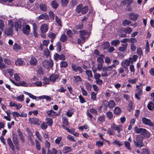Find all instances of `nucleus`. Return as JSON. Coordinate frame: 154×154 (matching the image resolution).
I'll list each match as a JSON object with an SVG mask.
<instances>
[{
  "label": "nucleus",
  "mask_w": 154,
  "mask_h": 154,
  "mask_svg": "<svg viewBox=\"0 0 154 154\" xmlns=\"http://www.w3.org/2000/svg\"><path fill=\"white\" fill-rule=\"evenodd\" d=\"M139 16V15L134 13H131L129 15V18L131 20H136Z\"/></svg>",
  "instance_id": "obj_14"
},
{
  "label": "nucleus",
  "mask_w": 154,
  "mask_h": 154,
  "mask_svg": "<svg viewBox=\"0 0 154 154\" xmlns=\"http://www.w3.org/2000/svg\"><path fill=\"white\" fill-rule=\"evenodd\" d=\"M82 7V5H78L76 8V11L79 13H81Z\"/></svg>",
  "instance_id": "obj_55"
},
{
  "label": "nucleus",
  "mask_w": 154,
  "mask_h": 154,
  "mask_svg": "<svg viewBox=\"0 0 154 154\" xmlns=\"http://www.w3.org/2000/svg\"><path fill=\"white\" fill-rule=\"evenodd\" d=\"M142 121L143 124L145 125H148L151 126H154V123L149 119L143 117L142 119Z\"/></svg>",
  "instance_id": "obj_8"
},
{
  "label": "nucleus",
  "mask_w": 154,
  "mask_h": 154,
  "mask_svg": "<svg viewBox=\"0 0 154 154\" xmlns=\"http://www.w3.org/2000/svg\"><path fill=\"white\" fill-rule=\"evenodd\" d=\"M122 31L127 34H130L131 33L132 31L131 29L129 27L122 28Z\"/></svg>",
  "instance_id": "obj_26"
},
{
  "label": "nucleus",
  "mask_w": 154,
  "mask_h": 154,
  "mask_svg": "<svg viewBox=\"0 0 154 154\" xmlns=\"http://www.w3.org/2000/svg\"><path fill=\"white\" fill-rule=\"evenodd\" d=\"M130 63L129 60H126L122 61L121 63V66L125 68L128 69L127 66H129L130 65Z\"/></svg>",
  "instance_id": "obj_11"
},
{
  "label": "nucleus",
  "mask_w": 154,
  "mask_h": 154,
  "mask_svg": "<svg viewBox=\"0 0 154 154\" xmlns=\"http://www.w3.org/2000/svg\"><path fill=\"white\" fill-rule=\"evenodd\" d=\"M83 27V24L82 23H78L75 26L76 29L78 30L81 29Z\"/></svg>",
  "instance_id": "obj_56"
},
{
  "label": "nucleus",
  "mask_w": 154,
  "mask_h": 154,
  "mask_svg": "<svg viewBox=\"0 0 154 154\" xmlns=\"http://www.w3.org/2000/svg\"><path fill=\"white\" fill-rule=\"evenodd\" d=\"M108 70L106 68V67H104L102 69V72L101 73V75L103 77H107L110 75V73H107Z\"/></svg>",
  "instance_id": "obj_10"
},
{
  "label": "nucleus",
  "mask_w": 154,
  "mask_h": 154,
  "mask_svg": "<svg viewBox=\"0 0 154 154\" xmlns=\"http://www.w3.org/2000/svg\"><path fill=\"white\" fill-rule=\"evenodd\" d=\"M142 85V84H140L139 85H136V87L137 89L135 91V97L136 98L139 100L140 99V97L143 93L142 88H140Z\"/></svg>",
  "instance_id": "obj_3"
},
{
  "label": "nucleus",
  "mask_w": 154,
  "mask_h": 154,
  "mask_svg": "<svg viewBox=\"0 0 154 154\" xmlns=\"http://www.w3.org/2000/svg\"><path fill=\"white\" fill-rule=\"evenodd\" d=\"M49 40H44L42 42V44H41L40 47L42 50L43 49V45L47 47L48 46L49 43Z\"/></svg>",
  "instance_id": "obj_35"
},
{
  "label": "nucleus",
  "mask_w": 154,
  "mask_h": 154,
  "mask_svg": "<svg viewBox=\"0 0 154 154\" xmlns=\"http://www.w3.org/2000/svg\"><path fill=\"white\" fill-rule=\"evenodd\" d=\"M113 143H114L116 145H118L119 146H121L124 144L123 142H120L119 140H115L114 141Z\"/></svg>",
  "instance_id": "obj_57"
},
{
  "label": "nucleus",
  "mask_w": 154,
  "mask_h": 154,
  "mask_svg": "<svg viewBox=\"0 0 154 154\" xmlns=\"http://www.w3.org/2000/svg\"><path fill=\"white\" fill-rule=\"evenodd\" d=\"M137 58L138 56L136 55H134L132 56V57H130L129 60L131 63L133 64L134 62L136 61Z\"/></svg>",
  "instance_id": "obj_22"
},
{
  "label": "nucleus",
  "mask_w": 154,
  "mask_h": 154,
  "mask_svg": "<svg viewBox=\"0 0 154 154\" xmlns=\"http://www.w3.org/2000/svg\"><path fill=\"white\" fill-rule=\"evenodd\" d=\"M8 28L13 29V27L14 26L16 30L17 31L18 28V24L17 22H14V23L11 20H8Z\"/></svg>",
  "instance_id": "obj_6"
},
{
  "label": "nucleus",
  "mask_w": 154,
  "mask_h": 154,
  "mask_svg": "<svg viewBox=\"0 0 154 154\" xmlns=\"http://www.w3.org/2000/svg\"><path fill=\"white\" fill-rule=\"evenodd\" d=\"M88 8L87 6H85L84 7H83L82 6V9L81 13L82 14H85L88 12Z\"/></svg>",
  "instance_id": "obj_61"
},
{
  "label": "nucleus",
  "mask_w": 154,
  "mask_h": 154,
  "mask_svg": "<svg viewBox=\"0 0 154 154\" xmlns=\"http://www.w3.org/2000/svg\"><path fill=\"white\" fill-rule=\"evenodd\" d=\"M60 66L61 68H66L68 66V63L66 61H62L60 63Z\"/></svg>",
  "instance_id": "obj_41"
},
{
  "label": "nucleus",
  "mask_w": 154,
  "mask_h": 154,
  "mask_svg": "<svg viewBox=\"0 0 154 154\" xmlns=\"http://www.w3.org/2000/svg\"><path fill=\"white\" fill-rule=\"evenodd\" d=\"M24 61L21 59H18L15 61V64L17 66H21L23 64Z\"/></svg>",
  "instance_id": "obj_27"
},
{
  "label": "nucleus",
  "mask_w": 154,
  "mask_h": 154,
  "mask_svg": "<svg viewBox=\"0 0 154 154\" xmlns=\"http://www.w3.org/2000/svg\"><path fill=\"white\" fill-rule=\"evenodd\" d=\"M105 116L103 115L99 116L97 118V121L101 123L105 122Z\"/></svg>",
  "instance_id": "obj_30"
},
{
  "label": "nucleus",
  "mask_w": 154,
  "mask_h": 154,
  "mask_svg": "<svg viewBox=\"0 0 154 154\" xmlns=\"http://www.w3.org/2000/svg\"><path fill=\"white\" fill-rule=\"evenodd\" d=\"M72 150L71 148L68 146H65L63 148L62 152L63 153H67L71 152Z\"/></svg>",
  "instance_id": "obj_17"
},
{
  "label": "nucleus",
  "mask_w": 154,
  "mask_h": 154,
  "mask_svg": "<svg viewBox=\"0 0 154 154\" xmlns=\"http://www.w3.org/2000/svg\"><path fill=\"white\" fill-rule=\"evenodd\" d=\"M20 86L27 87L28 85L26 82L22 81L17 83V86Z\"/></svg>",
  "instance_id": "obj_53"
},
{
  "label": "nucleus",
  "mask_w": 154,
  "mask_h": 154,
  "mask_svg": "<svg viewBox=\"0 0 154 154\" xmlns=\"http://www.w3.org/2000/svg\"><path fill=\"white\" fill-rule=\"evenodd\" d=\"M13 48L14 50L17 51L20 50L21 49V48L19 45L15 43L14 45Z\"/></svg>",
  "instance_id": "obj_54"
},
{
  "label": "nucleus",
  "mask_w": 154,
  "mask_h": 154,
  "mask_svg": "<svg viewBox=\"0 0 154 154\" xmlns=\"http://www.w3.org/2000/svg\"><path fill=\"white\" fill-rule=\"evenodd\" d=\"M13 29L11 28H7L5 29V33L7 35H11L12 33Z\"/></svg>",
  "instance_id": "obj_24"
},
{
  "label": "nucleus",
  "mask_w": 154,
  "mask_h": 154,
  "mask_svg": "<svg viewBox=\"0 0 154 154\" xmlns=\"http://www.w3.org/2000/svg\"><path fill=\"white\" fill-rule=\"evenodd\" d=\"M56 50L57 52H60L61 50V44L60 42H57L56 45Z\"/></svg>",
  "instance_id": "obj_42"
},
{
  "label": "nucleus",
  "mask_w": 154,
  "mask_h": 154,
  "mask_svg": "<svg viewBox=\"0 0 154 154\" xmlns=\"http://www.w3.org/2000/svg\"><path fill=\"white\" fill-rule=\"evenodd\" d=\"M56 34L52 32L49 33L48 35V37L51 39H55L56 37Z\"/></svg>",
  "instance_id": "obj_47"
},
{
  "label": "nucleus",
  "mask_w": 154,
  "mask_h": 154,
  "mask_svg": "<svg viewBox=\"0 0 154 154\" xmlns=\"http://www.w3.org/2000/svg\"><path fill=\"white\" fill-rule=\"evenodd\" d=\"M57 151L54 148H52L51 150L50 149H48L47 154H57Z\"/></svg>",
  "instance_id": "obj_28"
},
{
  "label": "nucleus",
  "mask_w": 154,
  "mask_h": 154,
  "mask_svg": "<svg viewBox=\"0 0 154 154\" xmlns=\"http://www.w3.org/2000/svg\"><path fill=\"white\" fill-rule=\"evenodd\" d=\"M62 139V137H58L55 140V143L56 144L59 145Z\"/></svg>",
  "instance_id": "obj_59"
},
{
  "label": "nucleus",
  "mask_w": 154,
  "mask_h": 154,
  "mask_svg": "<svg viewBox=\"0 0 154 154\" xmlns=\"http://www.w3.org/2000/svg\"><path fill=\"white\" fill-rule=\"evenodd\" d=\"M128 103V110L130 111L133 108V102L131 100L129 101Z\"/></svg>",
  "instance_id": "obj_49"
},
{
  "label": "nucleus",
  "mask_w": 154,
  "mask_h": 154,
  "mask_svg": "<svg viewBox=\"0 0 154 154\" xmlns=\"http://www.w3.org/2000/svg\"><path fill=\"white\" fill-rule=\"evenodd\" d=\"M119 41L118 40L116 39L112 41L111 43V44L112 45L116 47L117 45H119Z\"/></svg>",
  "instance_id": "obj_46"
},
{
  "label": "nucleus",
  "mask_w": 154,
  "mask_h": 154,
  "mask_svg": "<svg viewBox=\"0 0 154 154\" xmlns=\"http://www.w3.org/2000/svg\"><path fill=\"white\" fill-rule=\"evenodd\" d=\"M121 46L119 48V50L121 52L124 53L126 49L128 46V44H121Z\"/></svg>",
  "instance_id": "obj_16"
},
{
  "label": "nucleus",
  "mask_w": 154,
  "mask_h": 154,
  "mask_svg": "<svg viewBox=\"0 0 154 154\" xmlns=\"http://www.w3.org/2000/svg\"><path fill=\"white\" fill-rule=\"evenodd\" d=\"M48 18V16L46 13H44L39 16V20L43 19L47 20Z\"/></svg>",
  "instance_id": "obj_31"
},
{
  "label": "nucleus",
  "mask_w": 154,
  "mask_h": 154,
  "mask_svg": "<svg viewBox=\"0 0 154 154\" xmlns=\"http://www.w3.org/2000/svg\"><path fill=\"white\" fill-rule=\"evenodd\" d=\"M148 109L150 110H154V103L152 101H150L147 105Z\"/></svg>",
  "instance_id": "obj_23"
},
{
  "label": "nucleus",
  "mask_w": 154,
  "mask_h": 154,
  "mask_svg": "<svg viewBox=\"0 0 154 154\" xmlns=\"http://www.w3.org/2000/svg\"><path fill=\"white\" fill-rule=\"evenodd\" d=\"M68 0H61L60 3L61 6L63 7H66L69 3Z\"/></svg>",
  "instance_id": "obj_38"
},
{
  "label": "nucleus",
  "mask_w": 154,
  "mask_h": 154,
  "mask_svg": "<svg viewBox=\"0 0 154 154\" xmlns=\"http://www.w3.org/2000/svg\"><path fill=\"white\" fill-rule=\"evenodd\" d=\"M143 138L139 135H137L136 139L133 140L135 146L137 147L141 148L144 146Z\"/></svg>",
  "instance_id": "obj_2"
},
{
  "label": "nucleus",
  "mask_w": 154,
  "mask_h": 154,
  "mask_svg": "<svg viewBox=\"0 0 154 154\" xmlns=\"http://www.w3.org/2000/svg\"><path fill=\"white\" fill-rule=\"evenodd\" d=\"M122 125H116L115 123H113L111 125V128L112 130L115 131H117L118 133H119L122 130Z\"/></svg>",
  "instance_id": "obj_7"
},
{
  "label": "nucleus",
  "mask_w": 154,
  "mask_h": 154,
  "mask_svg": "<svg viewBox=\"0 0 154 154\" xmlns=\"http://www.w3.org/2000/svg\"><path fill=\"white\" fill-rule=\"evenodd\" d=\"M37 62V61L36 58L34 57H32L31 58L30 61V63L31 65H35Z\"/></svg>",
  "instance_id": "obj_40"
},
{
  "label": "nucleus",
  "mask_w": 154,
  "mask_h": 154,
  "mask_svg": "<svg viewBox=\"0 0 154 154\" xmlns=\"http://www.w3.org/2000/svg\"><path fill=\"white\" fill-rule=\"evenodd\" d=\"M70 141L75 142L76 141V139H75L73 136H72L70 135H68L66 137Z\"/></svg>",
  "instance_id": "obj_64"
},
{
  "label": "nucleus",
  "mask_w": 154,
  "mask_h": 154,
  "mask_svg": "<svg viewBox=\"0 0 154 154\" xmlns=\"http://www.w3.org/2000/svg\"><path fill=\"white\" fill-rule=\"evenodd\" d=\"M109 43L108 42H106L103 43L102 47L104 49H107L110 47Z\"/></svg>",
  "instance_id": "obj_34"
},
{
  "label": "nucleus",
  "mask_w": 154,
  "mask_h": 154,
  "mask_svg": "<svg viewBox=\"0 0 154 154\" xmlns=\"http://www.w3.org/2000/svg\"><path fill=\"white\" fill-rule=\"evenodd\" d=\"M7 143L10 146V148L13 150L15 149V147L13 145L12 141L10 138H8L7 139Z\"/></svg>",
  "instance_id": "obj_25"
},
{
  "label": "nucleus",
  "mask_w": 154,
  "mask_h": 154,
  "mask_svg": "<svg viewBox=\"0 0 154 154\" xmlns=\"http://www.w3.org/2000/svg\"><path fill=\"white\" fill-rule=\"evenodd\" d=\"M134 132L137 134H140L146 138H149L150 135V133L145 129L140 128L135 126L134 130Z\"/></svg>",
  "instance_id": "obj_1"
},
{
  "label": "nucleus",
  "mask_w": 154,
  "mask_h": 154,
  "mask_svg": "<svg viewBox=\"0 0 154 154\" xmlns=\"http://www.w3.org/2000/svg\"><path fill=\"white\" fill-rule=\"evenodd\" d=\"M39 8L40 10L43 11H46L47 10V6L45 4H41L39 6Z\"/></svg>",
  "instance_id": "obj_29"
},
{
  "label": "nucleus",
  "mask_w": 154,
  "mask_h": 154,
  "mask_svg": "<svg viewBox=\"0 0 154 154\" xmlns=\"http://www.w3.org/2000/svg\"><path fill=\"white\" fill-rule=\"evenodd\" d=\"M39 98L45 99L49 101L51 100V98L50 96L46 95L39 96Z\"/></svg>",
  "instance_id": "obj_58"
},
{
  "label": "nucleus",
  "mask_w": 154,
  "mask_h": 154,
  "mask_svg": "<svg viewBox=\"0 0 154 154\" xmlns=\"http://www.w3.org/2000/svg\"><path fill=\"white\" fill-rule=\"evenodd\" d=\"M59 75L53 74L50 77V81L51 82H54L56 79L59 78Z\"/></svg>",
  "instance_id": "obj_19"
},
{
  "label": "nucleus",
  "mask_w": 154,
  "mask_h": 154,
  "mask_svg": "<svg viewBox=\"0 0 154 154\" xmlns=\"http://www.w3.org/2000/svg\"><path fill=\"white\" fill-rule=\"evenodd\" d=\"M5 27V24L3 20H0V29L2 31H3Z\"/></svg>",
  "instance_id": "obj_62"
},
{
  "label": "nucleus",
  "mask_w": 154,
  "mask_h": 154,
  "mask_svg": "<svg viewBox=\"0 0 154 154\" xmlns=\"http://www.w3.org/2000/svg\"><path fill=\"white\" fill-rule=\"evenodd\" d=\"M125 146L129 150H131V147L130 146V143L129 142L127 141H125L124 142Z\"/></svg>",
  "instance_id": "obj_63"
},
{
  "label": "nucleus",
  "mask_w": 154,
  "mask_h": 154,
  "mask_svg": "<svg viewBox=\"0 0 154 154\" xmlns=\"http://www.w3.org/2000/svg\"><path fill=\"white\" fill-rule=\"evenodd\" d=\"M43 66L47 69L51 68L53 65V63L51 59H50L49 60H45L42 62Z\"/></svg>",
  "instance_id": "obj_5"
},
{
  "label": "nucleus",
  "mask_w": 154,
  "mask_h": 154,
  "mask_svg": "<svg viewBox=\"0 0 154 154\" xmlns=\"http://www.w3.org/2000/svg\"><path fill=\"white\" fill-rule=\"evenodd\" d=\"M74 112V109H68L66 113L67 116L69 117H71Z\"/></svg>",
  "instance_id": "obj_45"
},
{
  "label": "nucleus",
  "mask_w": 154,
  "mask_h": 154,
  "mask_svg": "<svg viewBox=\"0 0 154 154\" xmlns=\"http://www.w3.org/2000/svg\"><path fill=\"white\" fill-rule=\"evenodd\" d=\"M67 39V36L63 34L61 36L60 38V40L61 42H63L66 41Z\"/></svg>",
  "instance_id": "obj_36"
},
{
  "label": "nucleus",
  "mask_w": 154,
  "mask_h": 154,
  "mask_svg": "<svg viewBox=\"0 0 154 154\" xmlns=\"http://www.w3.org/2000/svg\"><path fill=\"white\" fill-rule=\"evenodd\" d=\"M131 23V22L127 19H125L122 22V24L124 26H129Z\"/></svg>",
  "instance_id": "obj_44"
},
{
  "label": "nucleus",
  "mask_w": 154,
  "mask_h": 154,
  "mask_svg": "<svg viewBox=\"0 0 154 154\" xmlns=\"http://www.w3.org/2000/svg\"><path fill=\"white\" fill-rule=\"evenodd\" d=\"M48 26L46 24L42 25L40 28L41 31L42 33H45L46 32L48 31Z\"/></svg>",
  "instance_id": "obj_13"
},
{
  "label": "nucleus",
  "mask_w": 154,
  "mask_h": 154,
  "mask_svg": "<svg viewBox=\"0 0 154 154\" xmlns=\"http://www.w3.org/2000/svg\"><path fill=\"white\" fill-rule=\"evenodd\" d=\"M30 123L33 124H38V119L35 118H30L29 119Z\"/></svg>",
  "instance_id": "obj_20"
},
{
  "label": "nucleus",
  "mask_w": 154,
  "mask_h": 154,
  "mask_svg": "<svg viewBox=\"0 0 154 154\" xmlns=\"http://www.w3.org/2000/svg\"><path fill=\"white\" fill-rule=\"evenodd\" d=\"M33 29V34L34 36L35 37H38V27L37 26L35 23H34L32 24Z\"/></svg>",
  "instance_id": "obj_18"
},
{
  "label": "nucleus",
  "mask_w": 154,
  "mask_h": 154,
  "mask_svg": "<svg viewBox=\"0 0 154 154\" xmlns=\"http://www.w3.org/2000/svg\"><path fill=\"white\" fill-rule=\"evenodd\" d=\"M72 69L73 71L76 72L79 71L80 73L83 72V69L80 66H77L75 64L72 63L71 64Z\"/></svg>",
  "instance_id": "obj_9"
},
{
  "label": "nucleus",
  "mask_w": 154,
  "mask_h": 154,
  "mask_svg": "<svg viewBox=\"0 0 154 154\" xmlns=\"http://www.w3.org/2000/svg\"><path fill=\"white\" fill-rule=\"evenodd\" d=\"M24 93L26 94L30 98H32L33 100H36L37 98V97L35 96L32 95V94L26 91H24Z\"/></svg>",
  "instance_id": "obj_39"
},
{
  "label": "nucleus",
  "mask_w": 154,
  "mask_h": 154,
  "mask_svg": "<svg viewBox=\"0 0 154 154\" xmlns=\"http://www.w3.org/2000/svg\"><path fill=\"white\" fill-rule=\"evenodd\" d=\"M97 93L93 91L91 93V98L93 101L97 100Z\"/></svg>",
  "instance_id": "obj_37"
},
{
  "label": "nucleus",
  "mask_w": 154,
  "mask_h": 154,
  "mask_svg": "<svg viewBox=\"0 0 154 154\" xmlns=\"http://www.w3.org/2000/svg\"><path fill=\"white\" fill-rule=\"evenodd\" d=\"M51 5L52 8L55 9H56L58 6V4L56 0L53 1L51 2Z\"/></svg>",
  "instance_id": "obj_43"
},
{
  "label": "nucleus",
  "mask_w": 154,
  "mask_h": 154,
  "mask_svg": "<svg viewBox=\"0 0 154 154\" xmlns=\"http://www.w3.org/2000/svg\"><path fill=\"white\" fill-rule=\"evenodd\" d=\"M107 133L109 135H113L115 134V132L111 128H109L107 130Z\"/></svg>",
  "instance_id": "obj_50"
},
{
  "label": "nucleus",
  "mask_w": 154,
  "mask_h": 154,
  "mask_svg": "<svg viewBox=\"0 0 154 154\" xmlns=\"http://www.w3.org/2000/svg\"><path fill=\"white\" fill-rule=\"evenodd\" d=\"M104 56L101 54L99 55V56L97 57V60L99 63H104L103 58H104Z\"/></svg>",
  "instance_id": "obj_21"
},
{
  "label": "nucleus",
  "mask_w": 154,
  "mask_h": 154,
  "mask_svg": "<svg viewBox=\"0 0 154 154\" xmlns=\"http://www.w3.org/2000/svg\"><path fill=\"white\" fill-rule=\"evenodd\" d=\"M116 105L115 102L112 100H109L107 102V106L110 109H112Z\"/></svg>",
  "instance_id": "obj_15"
},
{
  "label": "nucleus",
  "mask_w": 154,
  "mask_h": 154,
  "mask_svg": "<svg viewBox=\"0 0 154 154\" xmlns=\"http://www.w3.org/2000/svg\"><path fill=\"white\" fill-rule=\"evenodd\" d=\"M105 62L108 65L110 64L111 63L112 60L109 57H104Z\"/></svg>",
  "instance_id": "obj_48"
},
{
  "label": "nucleus",
  "mask_w": 154,
  "mask_h": 154,
  "mask_svg": "<svg viewBox=\"0 0 154 154\" xmlns=\"http://www.w3.org/2000/svg\"><path fill=\"white\" fill-rule=\"evenodd\" d=\"M23 32L26 35L29 33L30 31V27L28 25H25L23 26Z\"/></svg>",
  "instance_id": "obj_12"
},
{
  "label": "nucleus",
  "mask_w": 154,
  "mask_h": 154,
  "mask_svg": "<svg viewBox=\"0 0 154 154\" xmlns=\"http://www.w3.org/2000/svg\"><path fill=\"white\" fill-rule=\"evenodd\" d=\"M18 135L20 139L23 142H24V139L23 136L22 134V132L20 130L18 131Z\"/></svg>",
  "instance_id": "obj_51"
},
{
  "label": "nucleus",
  "mask_w": 154,
  "mask_h": 154,
  "mask_svg": "<svg viewBox=\"0 0 154 154\" xmlns=\"http://www.w3.org/2000/svg\"><path fill=\"white\" fill-rule=\"evenodd\" d=\"M79 99L80 102L81 103H83L86 102L85 99L81 95H80L79 96Z\"/></svg>",
  "instance_id": "obj_60"
},
{
  "label": "nucleus",
  "mask_w": 154,
  "mask_h": 154,
  "mask_svg": "<svg viewBox=\"0 0 154 154\" xmlns=\"http://www.w3.org/2000/svg\"><path fill=\"white\" fill-rule=\"evenodd\" d=\"M137 53L139 56V58H140L143 55L142 48L140 47L138 48L137 49Z\"/></svg>",
  "instance_id": "obj_33"
},
{
  "label": "nucleus",
  "mask_w": 154,
  "mask_h": 154,
  "mask_svg": "<svg viewBox=\"0 0 154 154\" xmlns=\"http://www.w3.org/2000/svg\"><path fill=\"white\" fill-rule=\"evenodd\" d=\"M121 112V109L118 107H115L113 110V113L116 115H119Z\"/></svg>",
  "instance_id": "obj_32"
},
{
  "label": "nucleus",
  "mask_w": 154,
  "mask_h": 154,
  "mask_svg": "<svg viewBox=\"0 0 154 154\" xmlns=\"http://www.w3.org/2000/svg\"><path fill=\"white\" fill-rule=\"evenodd\" d=\"M80 33V38L82 39L83 42H84L86 39L89 36L88 32L85 30H80L79 31Z\"/></svg>",
  "instance_id": "obj_4"
},
{
  "label": "nucleus",
  "mask_w": 154,
  "mask_h": 154,
  "mask_svg": "<svg viewBox=\"0 0 154 154\" xmlns=\"http://www.w3.org/2000/svg\"><path fill=\"white\" fill-rule=\"evenodd\" d=\"M46 120L45 122L47 124H48L49 126H51L53 122L52 119L50 118H47L46 119Z\"/></svg>",
  "instance_id": "obj_52"
}]
</instances>
